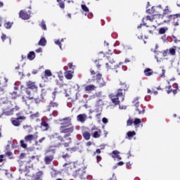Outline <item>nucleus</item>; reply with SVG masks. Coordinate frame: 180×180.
Masks as SVG:
<instances>
[{
    "label": "nucleus",
    "mask_w": 180,
    "mask_h": 180,
    "mask_svg": "<svg viewBox=\"0 0 180 180\" xmlns=\"http://www.w3.org/2000/svg\"><path fill=\"white\" fill-rule=\"evenodd\" d=\"M60 133L65 134L63 136L58 133H55L50 136L51 146L50 148H60V147H70L72 142V139L70 137L72 133H74V127H60Z\"/></svg>",
    "instance_id": "f257e3e1"
},
{
    "label": "nucleus",
    "mask_w": 180,
    "mask_h": 180,
    "mask_svg": "<svg viewBox=\"0 0 180 180\" xmlns=\"http://www.w3.org/2000/svg\"><path fill=\"white\" fill-rule=\"evenodd\" d=\"M126 95V91L122 89H117L116 94L115 95L110 96V99L115 105H120V102L124 101V96Z\"/></svg>",
    "instance_id": "f03ea898"
},
{
    "label": "nucleus",
    "mask_w": 180,
    "mask_h": 180,
    "mask_svg": "<svg viewBox=\"0 0 180 180\" xmlns=\"http://www.w3.org/2000/svg\"><path fill=\"white\" fill-rule=\"evenodd\" d=\"M166 18L167 19V23H169L172 22L174 23V26H179V22H180V14H170L169 15L166 16Z\"/></svg>",
    "instance_id": "7ed1b4c3"
},
{
    "label": "nucleus",
    "mask_w": 180,
    "mask_h": 180,
    "mask_svg": "<svg viewBox=\"0 0 180 180\" xmlns=\"http://www.w3.org/2000/svg\"><path fill=\"white\" fill-rule=\"evenodd\" d=\"M133 104L135 107V110L138 112L139 115H144L146 109L143 108V105L140 104V101H139V98H134V100L133 101Z\"/></svg>",
    "instance_id": "20e7f679"
},
{
    "label": "nucleus",
    "mask_w": 180,
    "mask_h": 180,
    "mask_svg": "<svg viewBox=\"0 0 180 180\" xmlns=\"http://www.w3.org/2000/svg\"><path fill=\"white\" fill-rule=\"evenodd\" d=\"M161 12H162V6L161 5L158 6H153L150 9L147 10V13H150L154 16L161 15Z\"/></svg>",
    "instance_id": "39448f33"
},
{
    "label": "nucleus",
    "mask_w": 180,
    "mask_h": 180,
    "mask_svg": "<svg viewBox=\"0 0 180 180\" xmlns=\"http://www.w3.org/2000/svg\"><path fill=\"white\" fill-rule=\"evenodd\" d=\"M85 174V169L82 167L80 169L75 170V172H72V176H74V178H80V179H84Z\"/></svg>",
    "instance_id": "423d86ee"
},
{
    "label": "nucleus",
    "mask_w": 180,
    "mask_h": 180,
    "mask_svg": "<svg viewBox=\"0 0 180 180\" xmlns=\"http://www.w3.org/2000/svg\"><path fill=\"white\" fill-rule=\"evenodd\" d=\"M18 15L19 18H20V19H22V20H29V19H30L32 16V11H26V10H21L20 11Z\"/></svg>",
    "instance_id": "0eeeda50"
},
{
    "label": "nucleus",
    "mask_w": 180,
    "mask_h": 180,
    "mask_svg": "<svg viewBox=\"0 0 180 180\" xmlns=\"http://www.w3.org/2000/svg\"><path fill=\"white\" fill-rule=\"evenodd\" d=\"M155 22L158 26L167 23V16L163 15V14H159L156 15Z\"/></svg>",
    "instance_id": "6e6552de"
},
{
    "label": "nucleus",
    "mask_w": 180,
    "mask_h": 180,
    "mask_svg": "<svg viewBox=\"0 0 180 180\" xmlns=\"http://www.w3.org/2000/svg\"><path fill=\"white\" fill-rule=\"evenodd\" d=\"M34 99V96H22V102L26 105V106H28L29 108L33 105V100Z\"/></svg>",
    "instance_id": "1a4fd4ad"
},
{
    "label": "nucleus",
    "mask_w": 180,
    "mask_h": 180,
    "mask_svg": "<svg viewBox=\"0 0 180 180\" xmlns=\"http://www.w3.org/2000/svg\"><path fill=\"white\" fill-rule=\"evenodd\" d=\"M19 109L20 108L18 105L15 106V108L11 109H9V108L3 109V112L1 114V116L3 115H5V116H12L15 110H19Z\"/></svg>",
    "instance_id": "9d476101"
},
{
    "label": "nucleus",
    "mask_w": 180,
    "mask_h": 180,
    "mask_svg": "<svg viewBox=\"0 0 180 180\" xmlns=\"http://www.w3.org/2000/svg\"><path fill=\"white\" fill-rule=\"evenodd\" d=\"M60 122L61 124L60 127H70V126H72L70 117L60 120Z\"/></svg>",
    "instance_id": "9b49d317"
},
{
    "label": "nucleus",
    "mask_w": 180,
    "mask_h": 180,
    "mask_svg": "<svg viewBox=\"0 0 180 180\" xmlns=\"http://www.w3.org/2000/svg\"><path fill=\"white\" fill-rule=\"evenodd\" d=\"M20 120H26V117L20 116L17 118H12L11 123H12V124H13V126L18 127V126H20V122H22Z\"/></svg>",
    "instance_id": "f8f14e48"
},
{
    "label": "nucleus",
    "mask_w": 180,
    "mask_h": 180,
    "mask_svg": "<svg viewBox=\"0 0 180 180\" xmlns=\"http://www.w3.org/2000/svg\"><path fill=\"white\" fill-rule=\"evenodd\" d=\"M91 131H94L92 134V136L94 137V139H99V137H101V134H102V131L98 129L96 126L92 127V128L91 129Z\"/></svg>",
    "instance_id": "ddd939ff"
},
{
    "label": "nucleus",
    "mask_w": 180,
    "mask_h": 180,
    "mask_svg": "<svg viewBox=\"0 0 180 180\" xmlns=\"http://www.w3.org/2000/svg\"><path fill=\"white\" fill-rule=\"evenodd\" d=\"M173 86L174 88H175V89H172V86H166V89H167V94H171V92H172L174 95H176V94H178V89H179L178 84H174Z\"/></svg>",
    "instance_id": "4468645a"
},
{
    "label": "nucleus",
    "mask_w": 180,
    "mask_h": 180,
    "mask_svg": "<svg viewBox=\"0 0 180 180\" xmlns=\"http://www.w3.org/2000/svg\"><path fill=\"white\" fill-rule=\"evenodd\" d=\"M67 173L68 174H73V172L75 171V165H71V162H69V163H65L63 167H67Z\"/></svg>",
    "instance_id": "2eb2a0df"
},
{
    "label": "nucleus",
    "mask_w": 180,
    "mask_h": 180,
    "mask_svg": "<svg viewBox=\"0 0 180 180\" xmlns=\"http://www.w3.org/2000/svg\"><path fill=\"white\" fill-rule=\"evenodd\" d=\"M24 139L26 143H32L33 140H37V136H34L33 134H29L25 136Z\"/></svg>",
    "instance_id": "dca6fc26"
},
{
    "label": "nucleus",
    "mask_w": 180,
    "mask_h": 180,
    "mask_svg": "<svg viewBox=\"0 0 180 180\" xmlns=\"http://www.w3.org/2000/svg\"><path fill=\"white\" fill-rule=\"evenodd\" d=\"M53 160H54V155H46L44 159V162L46 165L51 164Z\"/></svg>",
    "instance_id": "f3484780"
},
{
    "label": "nucleus",
    "mask_w": 180,
    "mask_h": 180,
    "mask_svg": "<svg viewBox=\"0 0 180 180\" xmlns=\"http://www.w3.org/2000/svg\"><path fill=\"white\" fill-rule=\"evenodd\" d=\"M120 89H122L124 92L129 91V84L126 82H120Z\"/></svg>",
    "instance_id": "a211bd4d"
},
{
    "label": "nucleus",
    "mask_w": 180,
    "mask_h": 180,
    "mask_svg": "<svg viewBox=\"0 0 180 180\" xmlns=\"http://www.w3.org/2000/svg\"><path fill=\"white\" fill-rule=\"evenodd\" d=\"M146 27H148L146 32H148V33H150V34H154V32L157 30V27L155 25H147Z\"/></svg>",
    "instance_id": "6ab92c4d"
},
{
    "label": "nucleus",
    "mask_w": 180,
    "mask_h": 180,
    "mask_svg": "<svg viewBox=\"0 0 180 180\" xmlns=\"http://www.w3.org/2000/svg\"><path fill=\"white\" fill-rule=\"evenodd\" d=\"M95 89H96V86L94 84H89L84 87L86 92H92V91H95Z\"/></svg>",
    "instance_id": "aec40b11"
},
{
    "label": "nucleus",
    "mask_w": 180,
    "mask_h": 180,
    "mask_svg": "<svg viewBox=\"0 0 180 180\" xmlns=\"http://www.w3.org/2000/svg\"><path fill=\"white\" fill-rule=\"evenodd\" d=\"M162 11H163V13L162 15H163L165 16H168L169 15V13H171V12H172L169 6H166L164 9L162 8Z\"/></svg>",
    "instance_id": "412c9836"
},
{
    "label": "nucleus",
    "mask_w": 180,
    "mask_h": 180,
    "mask_svg": "<svg viewBox=\"0 0 180 180\" xmlns=\"http://www.w3.org/2000/svg\"><path fill=\"white\" fill-rule=\"evenodd\" d=\"M154 16V14H153L152 16L147 15L146 18H143L142 19L143 26H146L147 25L146 22H144V20H150V22H154V20L155 19Z\"/></svg>",
    "instance_id": "4be33fe9"
},
{
    "label": "nucleus",
    "mask_w": 180,
    "mask_h": 180,
    "mask_svg": "<svg viewBox=\"0 0 180 180\" xmlns=\"http://www.w3.org/2000/svg\"><path fill=\"white\" fill-rule=\"evenodd\" d=\"M77 119L79 122H81V123H84V122L86 120V114H79L77 115Z\"/></svg>",
    "instance_id": "5701e85b"
},
{
    "label": "nucleus",
    "mask_w": 180,
    "mask_h": 180,
    "mask_svg": "<svg viewBox=\"0 0 180 180\" xmlns=\"http://www.w3.org/2000/svg\"><path fill=\"white\" fill-rule=\"evenodd\" d=\"M27 86L28 89H37L35 83L31 81L27 82Z\"/></svg>",
    "instance_id": "b1692460"
},
{
    "label": "nucleus",
    "mask_w": 180,
    "mask_h": 180,
    "mask_svg": "<svg viewBox=\"0 0 180 180\" xmlns=\"http://www.w3.org/2000/svg\"><path fill=\"white\" fill-rule=\"evenodd\" d=\"M144 75H146V77H151V75H153V74H154V72L153 71V70H151L150 68H146L143 71Z\"/></svg>",
    "instance_id": "393cba45"
},
{
    "label": "nucleus",
    "mask_w": 180,
    "mask_h": 180,
    "mask_svg": "<svg viewBox=\"0 0 180 180\" xmlns=\"http://www.w3.org/2000/svg\"><path fill=\"white\" fill-rule=\"evenodd\" d=\"M108 60H109V63H110V65L109 63H106L105 64L106 68H108V70H110V69L113 70V66H112V65H113V64H115V61L110 60V56L108 57Z\"/></svg>",
    "instance_id": "a878e982"
},
{
    "label": "nucleus",
    "mask_w": 180,
    "mask_h": 180,
    "mask_svg": "<svg viewBox=\"0 0 180 180\" xmlns=\"http://www.w3.org/2000/svg\"><path fill=\"white\" fill-rule=\"evenodd\" d=\"M10 148H11V146L7 145L6 146L5 155H6L7 157H12V155H13L12 152H11V150H9Z\"/></svg>",
    "instance_id": "bb28decb"
},
{
    "label": "nucleus",
    "mask_w": 180,
    "mask_h": 180,
    "mask_svg": "<svg viewBox=\"0 0 180 180\" xmlns=\"http://www.w3.org/2000/svg\"><path fill=\"white\" fill-rule=\"evenodd\" d=\"M169 28L168 27H162L159 28V31L158 33L159 34H165V33H167V32H168Z\"/></svg>",
    "instance_id": "cd10ccee"
},
{
    "label": "nucleus",
    "mask_w": 180,
    "mask_h": 180,
    "mask_svg": "<svg viewBox=\"0 0 180 180\" xmlns=\"http://www.w3.org/2000/svg\"><path fill=\"white\" fill-rule=\"evenodd\" d=\"M41 127H44V131H47V130H49V129H50V126H49V123H47V122H46V121H42L41 122Z\"/></svg>",
    "instance_id": "c85d7f7f"
},
{
    "label": "nucleus",
    "mask_w": 180,
    "mask_h": 180,
    "mask_svg": "<svg viewBox=\"0 0 180 180\" xmlns=\"http://www.w3.org/2000/svg\"><path fill=\"white\" fill-rule=\"evenodd\" d=\"M136 136V131H129L127 133L126 139H129V140H131V137H134Z\"/></svg>",
    "instance_id": "c756f323"
},
{
    "label": "nucleus",
    "mask_w": 180,
    "mask_h": 180,
    "mask_svg": "<svg viewBox=\"0 0 180 180\" xmlns=\"http://www.w3.org/2000/svg\"><path fill=\"white\" fill-rule=\"evenodd\" d=\"M169 51V54L170 56H175L176 54V46H173V48H170L168 49Z\"/></svg>",
    "instance_id": "7c9ffc66"
},
{
    "label": "nucleus",
    "mask_w": 180,
    "mask_h": 180,
    "mask_svg": "<svg viewBox=\"0 0 180 180\" xmlns=\"http://www.w3.org/2000/svg\"><path fill=\"white\" fill-rule=\"evenodd\" d=\"M82 136L84 139V140H89L91 139V133L88 131H85L82 133Z\"/></svg>",
    "instance_id": "2f4dec72"
},
{
    "label": "nucleus",
    "mask_w": 180,
    "mask_h": 180,
    "mask_svg": "<svg viewBox=\"0 0 180 180\" xmlns=\"http://www.w3.org/2000/svg\"><path fill=\"white\" fill-rule=\"evenodd\" d=\"M39 46H44L46 44H47V41L46 40V38L42 37L40 39V40L38 42Z\"/></svg>",
    "instance_id": "473e14b6"
},
{
    "label": "nucleus",
    "mask_w": 180,
    "mask_h": 180,
    "mask_svg": "<svg viewBox=\"0 0 180 180\" xmlns=\"http://www.w3.org/2000/svg\"><path fill=\"white\" fill-rule=\"evenodd\" d=\"M36 57V54L34 53V51H30L28 54H27V58L28 60H34Z\"/></svg>",
    "instance_id": "72a5a7b5"
},
{
    "label": "nucleus",
    "mask_w": 180,
    "mask_h": 180,
    "mask_svg": "<svg viewBox=\"0 0 180 180\" xmlns=\"http://www.w3.org/2000/svg\"><path fill=\"white\" fill-rule=\"evenodd\" d=\"M65 77L66 79H72V73H71L70 70L66 71L65 72Z\"/></svg>",
    "instance_id": "f704fd0d"
},
{
    "label": "nucleus",
    "mask_w": 180,
    "mask_h": 180,
    "mask_svg": "<svg viewBox=\"0 0 180 180\" xmlns=\"http://www.w3.org/2000/svg\"><path fill=\"white\" fill-rule=\"evenodd\" d=\"M97 82L99 88H103V86H106V82H105V80L103 79Z\"/></svg>",
    "instance_id": "c9c22d12"
},
{
    "label": "nucleus",
    "mask_w": 180,
    "mask_h": 180,
    "mask_svg": "<svg viewBox=\"0 0 180 180\" xmlns=\"http://www.w3.org/2000/svg\"><path fill=\"white\" fill-rule=\"evenodd\" d=\"M93 78L97 81V82H99L102 79V74L98 73L96 77L94 76Z\"/></svg>",
    "instance_id": "e433bc0d"
},
{
    "label": "nucleus",
    "mask_w": 180,
    "mask_h": 180,
    "mask_svg": "<svg viewBox=\"0 0 180 180\" xmlns=\"http://www.w3.org/2000/svg\"><path fill=\"white\" fill-rule=\"evenodd\" d=\"M41 175H43V173H42L41 172H38L35 174L34 179H35V180H41Z\"/></svg>",
    "instance_id": "4c0bfd02"
},
{
    "label": "nucleus",
    "mask_w": 180,
    "mask_h": 180,
    "mask_svg": "<svg viewBox=\"0 0 180 180\" xmlns=\"http://www.w3.org/2000/svg\"><path fill=\"white\" fill-rule=\"evenodd\" d=\"M58 103L51 102L49 105V110H50V109H51V108H58Z\"/></svg>",
    "instance_id": "58836bf2"
},
{
    "label": "nucleus",
    "mask_w": 180,
    "mask_h": 180,
    "mask_svg": "<svg viewBox=\"0 0 180 180\" xmlns=\"http://www.w3.org/2000/svg\"><path fill=\"white\" fill-rule=\"evenodd\" d=\"M40 27H41L42 30H47V26L46 25V22L44 20H42L41 22V24H39Z\"/></svg>",
    "instance_id": "ea45409f"
},
{
    "label": "nucleus",
    "mask_w": 180,
    "mask_h": 180,
    "mask_svg": "<svg viewBox=\"0 0 180 180\" xmlns=\"http://www.w3.org/2000/svg\"><path fill=\"white\" fill-rule=\"evenodd\" d=\"M51 75H53V73H51V70H46L44 71V77H46V78H47L48 77H51Z\"/></svg>",
    "instance_id": "a19ab883"
},
{
    "label": "nucleus",
    "mask_w": 180,
    "mask_h": 180,
    "mask_svg": "<svg viewBox=\"0 0 180 180\" xmlns=\"http://www.w3.org/2000/svg\"><path fill=\"white\" fill-rule=\"evenodd\" d=\"M81 8L84 12H86V13H89V8H87L86 5L82 4Z\"/></svg>",
    "instance_id": "79ce46f5"
},
{
    "label": "nucleus",
    "mask_w": 180,
    "mask_h": 180,
    "mask_svg": "<svg viewBox=\"0 0 180 180\" xmlns=\"http://www.w3.org/2000/svg\"><path fill=\"white\" fill-rule=\"evenodd\" d=\"M66 151H69V153H75V151H77V147L74 146L72 148H66Z\"/></svg>",
    "instance_id": "37998d69"
},
{
    "label": "nucleus",
    "mask_w": 180,
    "mask_h": 180,
    "mask_svg": "<svg viewBox=\"0 0 180 180\" xmlns=\"http://www.w3.org/2000/svg\"><path fill=\"white\" fill-rule=\"evenodd\" d=\"M70 155L68 153H63L62 155V158H63V160H65V161H67V160H70Z\"/></svg>",
    "instance_id": "c03bdc74"
},
{
    "label": "nucleus",
    "mask_w": 180,
    "mask_h": 180,
    "mask_svg": "<svg viewBox=\"0 0 180 180\" xmlns=\"http://www.w3.org/2000/svg\"><path fill=\"white\" fill-rule=\"evenodd\" d=\"M33 101H34L35 103L39 104L43 101V98L41 97H37L34 98Z\"/></svg>",
    "instance_id": "a18cd8bd"
},
{
    "label": "nucleus",
    "mask_w": 180,
    "mask_h": 180,
    "mask_svg": "<svg viewBox=\"0 0 180 180\" xmlns=\"http://www.w3.org/2000/svg\"><path fill=\"white\" fill-rule=\"evenodd\" d=\"M39 116H40V115L39 114V112H36L34 114H32L30 117V119H37V117H39Z\"/></svg>",
    "instance_id": "49530a36"
},
{
    "label": "nucleus",
    "mask_w": 180,
    "mask_h": 180,
    "mask_svg": "<svg viewBox=\"0 0 180 180\" xmlns=\"http://www.w3.org/2000/svg\"><path fill=\"white\" fill-rule=\"evenodd\" d=\"M140 123H141V120H140V118H135L134 120V126H137V124H140Z\"/></svg>",
    "instance_id": "de8ad7c7"
},
{
    "label": "nucleus",
    "mask_w": 180,
    "mask_h": 180,
    "mask_svg": "<svg viewBox=\"0 0 180 180\" xmlns=\"http://www.w3.org/2000/svg\"><path fill=\"white\" fill-rule=\"evenodd\" d=\"M133 123H134L133 119L129 117L127 121V126H131Z\"/></svg>",
    "instance_id": "09e8293b"
},
{
    "label": "nucleus",
    "mask_w": 180,
    "mask_h": 180,
    "mask_svg": "<svg viewBox=\"0 0 180 180\" xmlns=\"http://www.w3.org/2000/svg\"><path fill=\"white\" fill-rule=\"evenodd\" d=\"M57 2L59 3L60 8H61L62 9H64V8H65V4H64V2L61 1V0H57Z\"/></svg>",
    "instance_id": "8fccbe9b"
},
{
    "label": "nucleus",
    "mask_w": 180,
    "mask_h": 180,
    "mask_svg": "<svg viewBox=\"0 0 180 180\" xmlns=\"http://www.w3.org/2000/svg\"><path fill=\"white\" fill-rule=\"evenodd\" d=\"M20 146H21V147H22V148H27V144H26V143H25V141L21 140V141H20Z\"/></svg>",
    "instance_id": "3c124183"
},
{
    "label": "nucleus",
    "mask_w": 180,
    "mask_h": 180,
    "mask_svg": "<svg viewBox=\"0 0 180 180\" xmlns=\"http://www.w3.org/2000/svg\"><path fill=\"white\" fill-rule=\"evenodd\" d=\"M4 27H6V29H11V27H12V22H6L4 24Z\"/></svg>",
    "instance_id": "603ef678"
},
{
    "label": "nucleus",
    "mask_w": 180,
    "mask_h": 180,
    "mask_svg": "<svg viewBox=\"0 0 180 180\" xmlns=\"http://www.w3.org/2000/svg\"><path fill=\"white\" fill-rule=\"evenodd\" d=\"M160 78H165V70H162V73L160 75Z\"/></svg>",
    "instance_id": "864d4df0"
},
{
    "label": "nucleus",
    "mask_w": 180,
    "mask_h": 180,
    "mask_svg": "<svg viewBox=\"0 0 180 180\" xmlns=\"http://www.w3.org/2000/svg\"><path fill=\"white\" fill-rule=\"evenodd\" d=\"M162 54H163V57H167V56H168V54H169V52L168 49L162 52Z\"/></svg>",
    "instance_id": "5fc2aeb1"
},
{
    "label": "nucleus",
    "mask_w": 180,
    "mask_h": 180,
    "mask_svg": "<svg viewBox=\"0 0 180 180\" xmlns=\"http://www.w3.org/2000/svg\"><path fill=\"white\" fill-rule=\"evenodd\" d=\"M25 94H27V95L28 96H30V95H32V92L30 91V90L27 88L25 89Z\"/></svg>",
    "instance_id": "6e6d98bb"
},
{
    "label": "nucleus",
    "mask_w": 180,
    "mask_h": 180,
    "mask_svg": "<svg viewBox=\"0 0 180 180\" xmlns=\"http://www.w3.org/2000/svg\"><path fill=\"white\" fill-rule=\"evenodd\" d=\"M6 39H8V37H6V34H3L1 35V40H2V41H5V40H6Z\"/></svg>",
    "instance_id": "4d7b16f0"
},
{
    "label": "nucleus",
    "mask_w": 180,
    "mask_h": 180,
    "mask_svg": "<svg viewBox=\"0 0 180 180\" xmlns=\"http://www.w3.org/2000/svg\"><path fill=\"white\" fill-rule=\"evenodd\" d=\"M112 155H115V157H117V155L118 154H120V152H119V150H113V151L112 152Z\"/></svg>",
    "instance_id": "13d9d810"
},
{
    "label": "nucleus",
    "mask_w": 180,
    "mask_h": 180,
    "mask_svg": "<svg viewBox=\"0 0 180 180\" xmlns=\"http://www.w3.org/2000/svg\"><path fill=\"white\" fill-rule=\"evenodd\" d=\"M55 44H57L58 46H59L60 49H62L61 48V41H60V40L56 41Z\"/></svg>",
    "instance_id": "bf43d9fd"
},
{
    "label": "nucleus",
    "mask_w": 180,
    "mask_h": 180,
    "mask_svg": "<svg viewBox=\"0 0 180 180\" xmlns=\"http://www.w3.org/2000/svg\"><path fill=\"white\" fill-rule=\"evenodd\" d=\"M101 160H102V157H101V155H97L96 156V162H98V164H99V161H101Z\"/></svg>",
    "instance_id": "052dcab7"
},
{
    "label": "nucleus",
    "mask_w": 180,
    "mask_h": 180,
    "mask_svg": "<svg viewBox=\"0 0 180 180\" xmlns=\"http://www.w3.org/2000/svg\"><path fill=\"white\" fill-rule=\"evenodd\" d=\"M25 157H26V153H21L20 155V160H23V158H25Z\"/></svg>",
    "instance_id": "680f3d73"
},
{
    "label": "nucleus",
    "mask_w": 180,
    "mask_h": 180,
    "mask_svg": "<svg viewBox=\"0 0 180 180\" xmlns=\"http://www.w3.org/2000/svg\"><path fill=\"white\" fill-rule=\"evenodd\" d=\"M112 158H117V160H122V157L118 154L117 156L116 155H112Z\"/></svg>",
    "instance_id": "e2e57ef3"
},
{
    "label": "nucleus",
    "mask_w": 180,
    "mask_h": 180,
    "mask_svg": "<svg viewBox=\"0 0 180 180\" xmlns=\"http://www.w3.org/2000/svg\"><path fill=\"white\" fill-rule=\"evenodd\" d=\"M102 122H103V123H104L105 124H106V123H108V118L103 117V118L102 119Z\"/></svg>",
    "instance_id": "0e129e2a"
},
{
    "label": "nucleus",
    "mask_w": 180,
    "mask_h": 180,
    "mask_svg": "<svg viewBox=\"0 0 180 180\" xmlns=\"http://www.w3.org/2000/svg\"><path fill=\"white\" fill-rule=\"evenodd\" d=\"M96 154H101V149H96V150L94 153V155H96Z\"/></svg>",
    "instance_id": "69168bd1"
},
{
    "label": "nucleus",
    "mask_w": 180,
    "mask_h": 180,
    "mask_svg": "<svg viewBox=\"0 0 180 180\" xmlns=\"http://www.w3.org/2000/svg\"><path fill=\"white\" fill-rule=\"evenodd\" d=\"M4 157H5L4 155H0V162H4Z\"/></svg>",
    "instance_id": "338daca9"
},
{
    "label": "nucleus",
    "mask_w": 180,
    "mask_h": 180,
    "mask_svg": "<svg viewBox=\"0 0 180 180\" xmlns=\"http://www.w3.org/2000/svg\"><path fill=\"white\" fill-rule=\"evenodd\" d=\"M68 66L70 68V70H73L72 67H74V65H72V63H68Z\"/></svg>",
    "instance_id": "774afa93"
}]
</instances>
